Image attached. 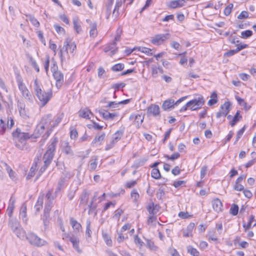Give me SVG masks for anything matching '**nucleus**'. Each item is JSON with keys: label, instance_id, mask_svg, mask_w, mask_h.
Masks as SVG:
<instances>
[{"label": "nucleus", "instance_id": "obj_1", "mask_svg": "<svg viewBox=\"0 0 256 256\" xmlns=\"http://www.w3.org/2000/svg\"><path fill=\"white\" fill-rule=\"evenodd\" d=\"M76 46L74 42H72V38L68 37L65 39L64 46L60 50L59 54L61 62H62L66 60L70 59L68 51L72 55H74V52L76 50Z\"/></svg>", "mask_w": 256, "mask_h": 256}, {"label": "nucleus", "instance_id": "obj_2", "mask_svg": "<svg viewBox=\"0 0 256 256\" xmlns=\"http://www.w3.org/2000/svg\"><path fill=\"white\" fill-rule=\"evenodd\" d=\"M34 89L38 98L41 102L42 106H44L52 97V90L50 89L47 92L42 90L38 83V79L34 80Z\"/></svg>", "mask_w": 256, "mask_h": 256}, {"label": "nucleus", "instance_id": "obj_3", "mask_svg": "<svg viewBox=\"0 0 256 256\" xmlns=\"http://www.w3.org/2000/svg\"><path fill=\"white\" fill-rule=\"evenodd\" d=\"M58 142V138L57 137H54L47 144V150L42 157L44 164H46L49 165L51 164L54 155Z\"/></svg>", "mask_w": 256, "mask_h": 256}, {"label": "nucleus", "instance_id": "obj_4", "mask_svg": "<svg viewBox=\"0 0 256 256\" xmlns=\"http://www.w3.org/2000/svg\"><path fill=\"white\" fill-rule=\"evenodd\" d=\"M13 140L16 142V146L20 150H23L24 146L17 143V142L21 144H24L28 139L32 138L31 134L28 132H22L20 128H17L12 132Z\"/></svg>", "mask_w": 256, "mask_h": 256}, {"label": "nucleus", "instance_id": "obj_5", "mask_svg": "<svg viewBox=\"0 0 256 256\" xmlns=\"http://www.w3.org/2000/svg\"><path fill=\"white\" fill-rule=\"evenodd\" d=\"M26 240L32 246L41 247L46 244L45 240L41 238L34 232H30L26 234Z\"/></svg>", "mask_w": 256, "mask_h": 256}, {"label": "nucleus", "instance_id": "obj_6", "mask_svg": "<svg viewBox=\"0 0 256 256\" xmlns=\"http://www.w3.org/2000/svg\"><path fill=\"white\" fill-rule=\"evenodd\" d=\"M16 80L18 84V88L20 90L22 96L26 100L32 102V94L28 90L23 82V80L22 76L18 74L16 77Z\"/></svg>", "mask_w": 256, "mask_h": 256}, {"label": "nucleus", "instance_id": "obj_7", "mask_svg": "<svg viewBox=\"0 0 256 256\" xmlns=\"http://www.w3.org/2000/svg\"><path fill=\"white\" fill-rule=\"evenodd\" d=\"M189 102H191L190 109L192 110H196L201 108L204 104L205 101L202 96L193 99Z\"/></svg>", "mask_w": 256, "mask_h": 256}, {"label": "nucleus", "instance_id": "obj_8", "mask_svg": "<svg viewBox=\"0 0 256 256\" xmlns=\"http://www.w3.org/2000/svg\"><path fill=\"white\" fill-rule=\"evenodd\" d=\"M170 36L169 33L156 34L152 38L151 42L154 44L160 45L166 40L169 39Z\"/></svg>", "mask_w": 256, "mask_h": 256}, {"label": "nucleus", "instance_id": "obj_9", "mask_svg": "<svg viewBox=\"0 0 256 256\" xmlns=\"http://www.w3.org/2000/svg\"><path fill=\"white\" fill-rule=\"evenodd\" d=\"M18 108L20 116L24 120L29 118L28 111L26 109V104L22 100H18Z\"/></svg>", "mask_w": 256, "mask_h": 256}, {"label": "nucleus", "instance_id": "obj_10", "mask_svg": "<svg viewBox=\"0 0 256 256\" xmlns=\"http://www.w3.org/2000/svg\"><path fill=\"white\" fill-rule=\"evenodd\" d=\"M144 114L142 113H134L132 114L130 116V120L132 121L137 128H140L144 120Z\"/></svg>", "mask_w": 256, "mask_h": 256}, {"label": "nucleus", "instance_id": "obj_11", "mask_svg": "<svg viewBox=\"0 0 256 256\" xmlns=\"http://www.w3.org/2000/svg\"><path fill=\"white\" fill-rule=\"evenodd\" d=\"M230 102H225L220 106V110L217 112L216 118H220L221 116H226L230 111Z\"/></svg>", "mask_w": 256, "mask_h": 256}, {"label": "nucleus", "instance_id": "obj_12", "mask_svg": "<svg viewBox=\"0 0 256 256\" xmlns=\"http://www.w3.org/2000/svg\"><path fill=\"white\" fill-rule=\"evenodd\" d=\"M147 114L148 115H152L154 117H160V107L155 104H150L148 108Z\"/></svg>", "mask_w": 256, "mask_h": 256}, {"label": "nucleus", "instance_id": "obj_13", "mask_svg": "<svg viewBox=\"0 0 256 256\" xmlns=\"http://www.w3.org/2000/svg\"><path fill=\"white\" fill-rule=\"evenodd\" d=\"M52 76L56 80V86L58 88H60L64 83V74L60 70L53 72Z\"/></svg>", "mask_w": 256, "mask_h": 256}, {"label": "nucleus", "instance_id": "obj_14", "mask_svg": "<svg viewBox=\"0 0 256 256\" xmlns=\"http://www.w3.org/2000/svg\"><path fill=\"white\" fill-rule=\"evenodd\" d=\"M86 22L90 25V36L91 38H94L98 34L97 23L96 22H92L90 20L87 19Z\"/></svg>", "mask_w": 256, "mask_h": 256}, {"label": "nucleus", "instance_id": "obj_15", "mask_svg": "<svg viewBox=\"0 0 256 256\" xmlns=\"http://www.w3.org/2000/svg\"><path fill=\"white\" fill-rule=\"evenodd\" d=\"M118 50V48L116 46V42H113L112 43L109 44L104 48V52H110L109 55L110 56H112L117 52Z\"/></svg>", "mask_w": 256, "mask_h": 256}, {"label": "nucleus", "instance_id": "obj_16", "mask_svg": "<svg viewBox=\"0 0 256 256\" xmlns=\"http://www.w3.org/2000/svg\"><path fill=\"white\" fill-rule=\"evenodd\" d=\"M98 192H96L94 194V196L92 199V200L90 204H88V206L89 208L88 214H90V212L92 210H95L97 207V205L96 204H94V203L97 200V199L100 200V202H102V199H101V197H98Z\"/></svg>", "mask_w": 256, "mask_h": 256}, {"label": "nucleus", "instance_id": "obj_17", "mask_svg": "<svg viewBox=\"0 0 256 256\" xmlns=\"http://www.w3.org/2000/svg\"><path fill=\"white\" fill-rule=\"evenodd\" d=\"M186 0H174L170 2L167 6L171 8L182 7L184 5Z\"/></svg>", "mask_w": 256, "mask_h": 256}, {"label": "nucleus", "instance_id": "obj_18", "mask_svg": "<svg viewBox=\"0 0 256 256\" xmlns=\"http://www.w3.org/2000/svg\"><path fill=\"white\" fill-rule=\"evenodd\" d=\"M174 100L173 99H168L164 102L162 104V108L166 111L174 108Z\"/></svg>", "mask_w": 256, "mask_h": 256}, {"label": "nucleus", "instance_id": "obj_19", "mask_svg": "<svg viewBox=\"0 0 256 256\" xmlns=\"http://www.w3.org/2000/svg\"><path fill=\"white\" fill-rule=\"evenodd\" d=\"M20 216L23 222L26 224L28 218L26 214V205L25 203H23L21 206L20 210Z\"/></svg>", "mask_w": 256, "mask_h": 256}, {"label": "nucleus", "instance_id": "obj_20", "mask_svg": "<svg viewBox=\"0 0 256 256\" xmlns=\"http://www.w3.org/2000/svg\"><path fill=\"white\" fill-rule=\"evenodd\" d=\"M99 113L106 120H112L114 117L117 116L115 113H110L104 110H99Z\"/></svg>", "mask_w": 256, "mask_h": 256}, {"label": "nucleus", "instance_id": "obj_21", "mask_svg": "<svg viewBox=\"0 0 256 256\" xmlns=\"http://www.w3.org/2000/svg\"><path fill=\"white\" fill-rule=\"evenodd\" d=\"M212 208L216 212H222V204L220 199L216 198L212 201Z\"/></svg>", "mask_w": 256, "mask_h": 256}, {"label": "nucleus", "instance_id": "obj_22", "mask_svg": "<svg viewBox=\"0 0 256 256\" xmlns=\"http://www.w3.org/2000/svg\"><path fill=\"white\" fill-rule=\"evenodd\" d=\"M14 232L20 239L24 240L26 239V234L25 230L22 228V226H20Z\"/></svg>", "mask_w": 256, "mask_h": 256}, {"label": "nucleus", "instance_id": "obj_23", "mask_svg": "<svg viewBox=\"0 0 256 256\" xmlns=\"http://www.w3.org/2000/svg\"><path fill=\"white\" fill-rule=\"evenodd\" d=\"M62 152L70 156H72L74 155L73 151L68 142H66L64 144L62 148Z\"/></svg>", "mask_w": 256, "mask_h": 256}, {"label": "nucleus", "instance_id": "obj_24", "mask_svg": "<svg viewBox=\"0 0 256 256\" xmlns=\"http://www.w3.org/2000/svg\"><path fill=\"white\" fill-rule=\"evenodd\" d=\"M195 224L194 222H190L187 226L186 230L183 232L184 237L187 238L192 236V232L194 228Z\"/></svg>", "mask_w": 256, "mask_h": 256}, {"label": "nucleus", "instance_id": "obj_25", "mask_svg": "<svg viewBox=\"0 0 256 256\" xmlns=\"http://www.w3.org/2000/svg\"><path fill=\"white\" fill-rule=\"evenodd\" d=\"M8 226L14 232L20 226V224L16 219L12 218L8 220Z\"/></svg>", "mask_w": 256, "mask_h": 256}, {"label": "nucleus", "instance_id": "obj_26", "mask_svg": "<svg viewBox=\"0 0 256 256\" xmlns=\"http://www.w3.org/2000/svg\"><path fill=\"white\" fill-rule=\"evenodd\" d=\"M70 242L72 244L74 248L78 253L80 254L82 252V250L79 247V240L76 238L70 237Z\"/></svg>", "mask_w": 256, "mask_h": 256}, {"label": "nucleus", "instance_id": "obj_27", "mask_svg": "<svg viewBox=\"0 0 256 256\" xmlns=\"http://www.w3.org/2000/svg\"><path fill=\"white\" fill-rule=\"evenodd\" d=\"M106 136L105 132H103L101 134L98 136L96 135L95 136V138L94 139V140L92 142V146H94L96 145V144H101L102 142L104 140Z\"/></svg>", "mask_w": 256, "mask_h": 256}, {"label": "nucleus", "instance_id": "obj_28", "mask_svg": "<svg viewBox=\"0 0 256 256\" xmlns=\"http://www.w3.org/2000/svg\"><path fill=\"white\" fill-rule=\"evenodd\" d=\"M92 114L90 110L88 108L80 110L78 112L79 116L86 119H90V114Z\"/></svg>", "mask_w": 256, "mask_h": 256}, {"label": "nucleus", "instance_id": "obj_29", "mask_svg": "<svg viewBox=\"0 0 256 256\" xmlns=\"http://www.w3.org/2000/svg\"><path fill=\"white\" fill-rule=\"evenodd\" d=\"M242 118V116L240 115V111L237 110L236 114L232 118V120L230 122V124L232 127Z\"/></svg>", "mask_w": 256, "mask_h": 256}, {"label": "nucleus", "instance_id": "obj_30", "mask_svg": "<svg viewBox=\"0 0 256 256\" xmlns=\"http://www.w3.org/2000/svg\"><path fill=\"white\" fill-rule=\"evenodd\" d=\"M52 120V116L50 114H48L44 116L41 120L42 124H43L46 127L51 124Z\"/></svg>", "mask_w": 256, "mask_h": 256}, {"label": "nucleus", "instance_id": "obj_31", "mask_svg": "<svg viewBox=\"0 0 256 256\" xmlns=\"http://www.w3.org/2000/svg\"><path fill=\"white\" fill-rule=\"evenodd\" d=\"M26 16L28 18L29 20L31 22L32 24L36 28H38L40 26V24L38 20L35 17L30 14H26Z\"/></svg>", "mask_w": 256, "mask_h": 256}, {"label": "nucleus", "instance_id": "obj_32", "mask_svg": "<svg viewBox=\"0 0 256 256\" xmlns=\"http://www.w3.org/2000/svg\"><path fill=\"white\" fill-rule=\"evenodd\" d=\"M44 202V198L42 196H39L38 198L37 202L34 206V208L36 212H38L42 208Z\"/></svg>", "mask_w": 256, "mask_h": 256}, {"label": "nucleus", "instance_id": "obj_33", "mask_svg": "<svg viewBox=\"0 0 256 256\" xmlns=\"http://www.w3.org/2000/svg\"><path fill=\"white\" fill-rule=\"evenodd\" d=\"M36 164H33L31 166L30 172L28 173V176L26 177L27 180H30L31 178L34 176L36 174Z\"/></svg>", "mask_w": 256, "mask_h": 256}, {"label": "nucleus", "instance_id": "obj_34", "mask_svg": "<svg viewBox=\"0 0 256 256\" xmlns=\"http://www.w3.org/2000/svg\"><path fill=\"white\" fill-rule=\"evenodd\" d=\"M124 134V131L122 130H118L112 136V140L117 142L122 137Z\"/></svg>", "mask_w": 256, "mask_h": 256}, {"label": "nucleus", "instance_id": "obj_35", "mask_svg": "<svg viewBox=\"0 0 256 256\" xmlns=\"http://www.w3.org/2000/svg\"><path fill=\"white\" fill-rule=\"evenodd\" d=\"M42 220L44 226V229L46 230L48 228L49 225L50 220V214L44 213Z\"/></svg>", "mask_w": 256, "mask_h": 256}, {"label": "nucleus", "instance_id": "obj_36", "mask_svg": "<svg viewBox=\"0 0 256 256\" xmlns=\"http://www.w3.org/2000/svg\"><path fill=\"white\" fill-rule=\"evenodd\" d=\"M7 126L6 122L2 118H0V136L4 135L6 132Z\"/></svg>", "mask_w": 256, "mask_h": 256}, {"label": "nucleus", "instance_id": "obj_37", "mask_svg": "<svg viewBox=\"0 0 256 256\" xmlns=\"http://www.w3.org/2000/svg\"><path fill=\"white\" fill-rule=\"evenodd\" d=\"M122 0H116V2L113 11V15L115 16V18H117L118 16V10L119 8L122 6Z\"/></svg>", "mask_w": 256, "mask_h": 256}, {"label": "nucleus", "instance_id": "obj_38", "mask_svg": "<svg viewBox=\"0 0 256 256\" xmlns=\"http://www.w3.org/2000/svg\"><path fill=\"white\" fill-rule=\"evenodd\" d=\"M151 176L154 178L156 180H158L161 178L160 173L158 168H153L152 170Z\"/></svg>", "mask_w": 256, "mask_h": 256}, {"label": "nucleus", "instance_id": "obj_39", "mask_svg": "<svg viewBox=\"0 0 256 256\" xmlns=\"http://www.w3.org/2000/svg\"><path fill=\"white\" fill-rule=\"evenodd\" d=\"M124 68V64L118 63L114 64L112 67V70L114 72H120Z\"/></svg>", "mask_w": 256, "mask_h": 256}, {"label": "nucleus", "instance_id": "obj_40", "mask_svg": "<svg viewBox=\"0 0 256 256\" xmlns=\"http://www.w3.org/2000/svg\"><path fill=\"white\" fill-rule=\"evenodd\" d=\"M90 221L89 220H86V237L88 238H90L91 237V234H92V230H90Z\"/></svg>", "mask_w": 256, "mask_h": 256}, {"label": "nucleus", "instance_id": "obj_41", "mask_svg": "<svg viewBox=\"0 0 256 256\" xmlns=\"http://www.w3.org/2000/svg\"><path fill=\"white\" fill-rule=\"evenodd\" d=\"M188 252L193 256H199L200 253L195 248L191 246H188L187 248Z\"/></svg>", "mask_w": 256, "mask_h": 256}, {"label": "nucleus", "instance_id": "obj_42", "mask_svg": "<svg viewBox=\"0 0 256 256\" xmlns=\"http://www.w3.org/2000/svg\"><path fill=\"white\" fill-rule=\"evenodd\" d=\"M246 126H244L236 134V139L234 142V144H236V142H238L239 139L241 138V136H242L244 132L245 131L246 129Z\"/></svg>", "mask_w": 256, "mask_h": 256}, {"label": "nucleus", "instance_id": "obj_43", "mask_svg": "<svg viewBox=\"0 0 256 256\" xmlns=\"http://www.w3.org/2000/svg\"><path fill=\"white\" fill-rule=\"evenodd\" d=\"M52 202H46L45 204L44 213L50 214V212L52 208Z\"/></svg>", "mask_w": 256, "mask_h": 256}, {"label": "nucleus", "instance_id": "obj_44", "mask_svg": "<svg viewBox=\"0 0 256 256\" xmlns=\"http://www.w3.org/2000/svg\"><path fill=\"white\" fill-rule=\"evenodd\" d=\"M146 246L150 250L154 251L156 250L158 248V246L154 244V242L150 240H146Z\"/></svg>", "mask_w": 256, "mask_h": 256}, {"label": "nucleus", "instance_id": "obj_45", "mask_svg": "<svg viewBox=\"0 0 256 256\" xmlns=\"http://www.w3.org/2000/svg\"><path fill=\"white\" fill-rule=\"evenodd\" d=\"M70 224L72 228L76 230H79L82 228L80 224L72 218L70 219Z\"/></svg>", "mask_w": 256, "mask_h": 256}, {"label": "nucleus", "instance_id": "obj_46", "mask_svg": "<svg viewBox=\"0 0 256 256\" xmlns=\"http://www.w3.org/2000/svg\"><path fill=\"white\" fill-rule=\"evenodd\" d=\"M50 165L46 164H44V166L41 167V168L38 171V176H36L34 181L36 182L38 180L39 177L42 174V173L46 170V169L48 168V167Z\"/></svg>", "mask_w": 256, "mask_h": 256}, {"label": "nucleus", "instance_id": "obj_47", "mask_svg": "<svg viewBox=\"0 0 256 256\" xmlns=\"http://www.w3.org/2000/svg\"><path fill=\"white\" fill-rule=\"evenodd\" d=\"M102 237L104 240L106 244L108 246H112V240L110 238V236L106 233L102 234Z\"/></svg>", "mask_w": 256, "mask_h": 256}, {"label": "nucleus", "instance_id": "obj_48", "mask_svg": "<svg viewBox=\"0 0 256 256\" xmlns=\"http://www.w3.org/2000/svg\"><path fill=\"white\" fill-rule=\"evenodd\" d=\"M239 208L237 204H234L230 208V213L233 216H236L238 212Z\"/></svg>", "mask_w": 256, "mask_h": 256}, {"label": "nucleus", "instance_id": "obj_49", "mask_svg": "<svg viewBox=\"0 0 256 256\" xmlns=\"http://www.w3.org/2000/svg\"><path fill=\"white\" fill-rule=\"evenodd\" d=\"M14 200H12V202L10 204L7 208V214L10 218L12 216L13 210L14 209Z\"/></svg>", "mask_w": 256, "mask_h": 256}, {"label": "nucleus", "instance_id": "obj_50", "mask_svg": "<svg viewBox=\"0 0 256 256\" xmlns=\"http://www.w3.org/2000/svg\"><path fill=\"white\" fill-rule=\"evenodd\" d=\"M41 131L39 130V128L36 127L34 133L31 134L32 138L36 139L40 136L42 134Z\"/></svg>", "mask_w": 256, "mask_h": 256}, {"label": "nucleus", "instance_id": "obj_51", "mask_svg": "<svg viewBox=\"0 0 256 256\" xmlns=\"http://www.w3.org/2000/svg\"><path fill=\"white\" fill-rule=\"evenodd\" d=\"M66 179L64 177H62L58 180L56 191L60 190L64 186Z\"/></svg>", "mask_w": 256, "mask_h": 256}, {"label": "nucleus", "instance_id": "obj_52", "mask_svg": "<svg viewBox=\"0 0 256 256\" xmlns=\"http://www.w3.org/2000/svg\"><path fill=\"white\" fill-rule=\"evenodd\" d=\"M252 32L251 30H246L241 32V37L244 38H247L252 35Z\"/></svg>", "mask_w": 256, "mask_h": 256}, {"label": "nucleus", "instance_id": "obj_53", "mask_svg": "<svg viewBox=\"0 0 256 256\" xmlns=\"http://www.w3.org/2000/svg\"><path fill=\"white\" fill-rule=\"evenodd\" d=\"M164 157L168 160H174L180 157V154L178 152H174L171 156L166 154L164 155Z\"/></svg>", "mask_w": 256, "mask_h": 256}, {"label": "nucleus", "instance_id": "obj_54", "mask_svg": "<svg viewBox=\"0 0 256 256\" xmlns=\"http://www.w3.org/2000/svg\"><path fill=\"white\" fill-rule=\"evenodd\" d=\"M130 196L131 198L134 199V202L137 201V200L140 198L139 194L138 193V191L136 189H134L131 193H130Z\"/></svg>", "mask_w": 256, "mask_h": 256}, {"label": "nucleus", "instance_id": "obj_55", "mask_svg": "<svg viewBox=\"0 0 256 256\" xmlns=\"http://www.w3.org/2000/svg\"><path fill=\"white\" fill-rule=\"evenodd\" d=\"M138 50L139 51H140L143 53H144V54H148V56L152 55V50L150 48H145V47H142V48L139 47L138 48Z\"/></svg>", "mask_w": 256, "mask_h": 256}, {"label": "nucleus", "instance_id": "obj_56", "mask_svg": "<svg viewBox=\"0 0 256 256\" xmlns=\"http://www.w3.org/2000/svg\"><path fill=\"white\" fill-rule=\"evenodd\" d=\"M73 24L74 29L76 30L78 34H79L82 30V28L80 26L78 23V20L76 19H74L73 20Z\"/></svg>", "mask_w": 256, "mask_h": 256}, {"label": "nucleus", "instance_id": "obj_57", "mask_svg": "<svg viewBox=\"0 0 256 256\" xmlns=\"http://www.w3.org/2000/svg\"><path fill=\"white\" fill-rule=\"evenodd\" d=\"M30 62L32 66L36 70L37 72H40L39 66L37 64L36 61L32 58V57H30Z\"/></svg>", "mask_w": 256, "mask_h": 256}, {"label": "nucleus", "instance_id": "obj_58", "mask_svg": "<svg viewBox=\"0 0 256 256\" xmlns=\"http://www.w3.org/2000/svg\"><path fill=\"white\" fill-rule=\"evenodd\" d=\"M233 4H229L224 10V14L226 16H228L231 13L232 10L233 8Z\"/></svg>", "mask_w": 256, "mask_h": 256}, {"label": "nucleus", "instance_id": "obj_59", "mask_svg": "<svg viewBox=\"0 0 256 256\" xmlns=\"http://www.w3.org/2000/svg\"><path fill=\"white\" fill-rule=\"evenodd\" d=\"M152 76L154 78H156L158 76V67L156 65H152Z\"/></svg>", "mask_w": 256, "mask_h": 256}, {"label": "nucleus", "instance_id": "obj_60", "mask_svg": "<svg viewBox=\"0 0 256 256\" xmlns=\"http://www.w3.org/2000/svg\"><path fill=\"white\" fill-rule=\"evenodd\" d=\"M146 209H147V210L148 211V212H149L150 214L154 215L156 214V212L155 210H154V202H152V203L150 204L148 206Z\"/></svg>", "mask_w": 256, "mask_h": 256}, {"label": "nucleus", "instance_id": "obj_61", "mask_svg": "<svg viewBox=\"0 0 256 256\" xmlns=\"http://www.w3.org/2000/svg\"><path fill=\"white\" fill-rule=\"evenodd\" d=\"M52 64L50 68L52 72H53L58 70L56 62L54 60V58H52Z\"/></svg>", "mask_w": 256, "mask_h": 256}, {"label": "nucleus", "instance_id": "obj_62", "mask_svg": "<svg viewBox=\"0 0 256 256\" xmlns=\"http://www.w3.org/2000/svg\"><path fill=\"white\" fill-rule=\"evenodd\" d=\"M62 118L60 117H58L56 118L54 120L53 124L50 125L51 128L50 130V132H51L52 130V129L56 126L62 121Z\"/></svg>", "mask_w": 256, "mask_h": 256}, {"label": "nucleus", "instance_id": "obj_63", "mask_svg": "<svg viewBox=\"0 0 256 256\" xmlns=\"http://www.w3.org/2000/svg\"><path fill=\"white\" fill-rule=\"evenodd\" d=\"M232 35H230V37L228 38L229 42L232 44H236V46H238L240 43V42L236 36H232Z\"/></svg>", "mask_w": 256, "mask_h": 256}, {"label": "nucleus", "instance_id": "obj_64", "mask_svg": "<svg viewBox=\"0 0 256 256\" xmlns=\"http://www.w3.org/2000/svg\"><path fill=\"white\" fill-rule=\"evenodd\" d=\"M137 184L136 180H131L127 182L126 184L125 187L126 188H130L134 186Z\"/></svg>", "mask_w": 256, "mask_h": 256}]
</instances>
